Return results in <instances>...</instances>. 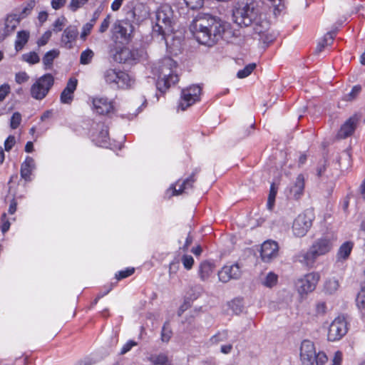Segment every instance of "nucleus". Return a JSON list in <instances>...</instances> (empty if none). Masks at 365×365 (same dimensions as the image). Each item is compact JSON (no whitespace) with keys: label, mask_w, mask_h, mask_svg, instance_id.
<instances>
[{"label":"nucleus","mask_w":365,"mask_h":365,"mask_svg":"<svg viewBox=\"0 0 365 365\" xmlns=\"http://www.w3.org/2000/svg\"><path fill=\"white\" fill-rule=\"evenodd\" d=\"M342 361V354L341 351H336L332 359V365H341Z\"/></svg>","instance_id":"nucleus-60"},{"label":"nucleus","mask_w":365,"mask_h":365,"mask_svg":"<svg viewBox=\"0 0 365 365\" xmlns=\"http://www.w3.org/2000/svg\"><path fill=\"white\" fill-rule=\"evenodd\" d=\"M327 36H329V39L331 41H333L334 40V38L335 36V32L334 31H331V32H328L327 34H325V36H324V38L318 43L317 47H316V50H315V52L316 53H320L322 51V50L327 46L329 44V42H327Z\"/></svg>","instance_id":"nucleus-30"},{"label":"nucleus","mask_w":365,"mask_h":365,"mask_svg":"<svg viewBox=\"0 0 365 365\" xmlns=\"http://www.w3.org/2000/svg\"><path fill=\"white\" fill-rule=\"evenodd\" d=\"M54 78L50 73L44 74L38 78L31 86L30 93L32 98L36 100H42L48 94L53 86Z\"/></svg>","instance_id":"nucleus-7"},{"label":"nucleus","mask_w":365,"mask_h":365,"mask_svg":"<svg viewBox=\"0 0 365 365\" xmlns=\"http://www.w3.org/2000/svg\"><path fill=\"white\" fill-rule=\"evenodd\" d=\"M29 39V32L26 31H20L17 32L16 39L15 41V49L20 51L27 43Z\"/></svg>","instance_id":"nucleus-27"},{"label":"nucleus","mask_w":365,"mask_h":365,"mask_svg":"<svg viewBox=\"0 0 365 365\" xmlns=\"http://www.w3.org/2000/svg\"><path fill=\"white\" fill-rule=\"evenodd\" d=\"M356 302L359 309L365 308V284L356 296Z\"/></svg>","instance_id":"nucleus-39"},{"label":"nucleus","mask_w":365,"mask_h":365,"mask_svg":"<svg viewBox=\"0 0 365 365\" xmlns=\"http://www.w3.org/2000/svg\"><path fill=\"white\" fill-rule=\"evenodd\" d=\"M304 190V177L302 174L298 175L293 185L289 189L290 197L299 200L303 195Z\"/></svg>","instance_id":"nucleus-20"},{"label":"nucleus","mask_w":365,"mask_h":365,"mask_svg":"<svg viewBox=\"0 0 365 365\" xmlns=\"http://www.w3.org/2000/svg\"><path fill=\"white\" fill-rule=\"evenodd\" d=\"M35 1L34 0H29L25 7L22 9L21 12L19 14V16L21 18V19L25 18L27 16L31 11V10L34 9L35 6Z\"/></svg>","instance_id":"nucleus-41"},{"label":"nucleus","mask_w":365,"mask_h":365,"mask_svg":"<svg viewBox=\"0 0 365 365\" xmlns=\"http://www.w3.org/2000/svg\"><path fill=\"white\" fill-rule=\"evenodd\" d=\"M259 14L256 0H238L232 10L233 21L240 27L251 26Z\"/></svg>","instance_id":"nucleus-3"},{"label":"nucleus","mask_w":365,"mask_h":365,"mask_svg":"<svg viewBox=\"0 0 365 365\" xmlns=\"http://www.w3.org/2000/svg\"><path fill=\"white\" fill-rule=\"evenodd\" d=\"M137 343L134 341H128L126 344L123 345V346L121 349L120 354H125L128 351H129L133 346H136Z\"/></svg>","instance_id":"nucleus-58"},{"label":"nucleus","mask_w":365,"mask_h":365,"mask_svg":"<svg viewBox=\"0 0 365 365\" xmlns=\"http://www.w3.org/2000/svg\"><path fill=\"white\" fill-rule=\"evenodd\" d=\"M201 90V87L197 85H193L189 88L183 89L182 91L178 108H180L182 110H185L187 108L197 101L200 98Z\"/></svg>","instance_id":"nucleus-11"},{"label":"nucleus","mask_w":365,"mask_h":365,"mask_svg":"<svg viewBox=\"0 0 365 365\" xmlns=\"http://www.w3.org/2000/svg\"><path fill=\"white\" fill-rule=\"evenodd\" d=\"M200 172V168H195L192 174L185 179L180 185L179 189H176L175 186L172 185L171 189L173 190V195H178L184 192L187 189L193 187V183L196 181L195 175Z\"/></svg>","instance_id":"nucleus-21"},{"label":"nucleus","mask_w":365,"mask_h":365,"mask_svg":"<svg viewBox=\"0 0 365 365\" xmlns=\"http://www.w3.org/2000/svg\"><path fill=\"white\" fill-rule=\"evenodd\" d=\"M21 21L19 14H11L5 20L4 32L0 34V42L10 35L16 28Z\"/></svg>","instance_id":"nucleus-19"},{"label":"nucleus","mask_w":365,"mask_h":365,"mask_svg":"<svg viewBox=\"0 0 365 365\" xmlns=\"http://www.w3.org/2000/svg\"><path fill=\"white\" fill-rule=\"evenodd\" d=\"M173 11L168 4L162 5L155 14V24L153 27V36L167 41V37L174 31L173 26Z\"/></svg>","instance_id":"nucleus-4"},{"label":"nucleus","mask_w":365,"mask_h":365,"mask_svg":"<svg viewBox=\"0 0 365 365\" xmlns=\"http://www.w3.org/2000/svg\"><path fill=\"white\" fill-rule=\"evenodd\" d=\"M277 193V187L274 183H272L270 186V190L267 200V207L269 210H272L274 205L275 197Z\"/></svg>","instance_id":"nucleus-33"},{"label":"nucleus","mask_w":365,"mask_h":365,"mask_svg":"<svg viewBox=\"0 0 365 365\" xmlns=\"http://www.w3.org/2000/svg\"><path fill=\"white\" fill-rule=\"evenodd\" d=\"M153 71L158 76L157 86L164 92L179 81L177 73V63L170 57H165L155 64Z\"/></svg>","instance_id":"nucleus-2"},{"label":"nucleus","mask_w":365,"mask_h":365,"mask_svg":"<svg viewBox=\"0 0 365 365\" xmlns=\"http://www.w3.org/2000/svg\"><path fill=\"white\" fill-rule=\"evenodd\" d=\"M66 2V0H52L51 6L53 9L57 10L63 7Z\"/></svg>","instance_id":"nucleus-61"},{"label":"nucleus","mask_w":365,"mask_h":365,"mask_svg":"<svg viewBox=\"0 0 365 365\" xmlns=\"http://www.w3.org/2000/svg\"><path fill=\"white\" fill-rule=\"evenodd\" d=\"M135 272L134 268H128L125 270H122L118 272V274H115V278L118 280H120L122 279L126 278L130 275H132Z\"/></svg>","instance_id":"nucleus-46"},{"label":"nucleus","mask_w":365,"mask_h":365,"mask_svg":"<svg viewBox=\"0 0 365 365\" xmlns=\"http://www.w3.org/2000/svg\"><path fill=\"white\" fill-rule=\"evenodd\" d=\"M106 82L115 85L120 88H128L134 83V80L125 72L116 69H107L103 73Z\"/></svg>","instance_id":"nucleus-8"},{"label":"nucleus","mask_w":365,"mask_h":365,"mask_svg":"<svg viewBox=\"0 0 365 365\" xmlns=\"http://www.w3.org/2000/svg\"><path fill=\"white\" fill-rule=\"evenodd\" d=\"M314 344L309 340H304L300 346V360L302 365H314L316 358Z\"/></svg>","instance_id":"nucleus-14"},{"label":"nucleus","mask_w":365,"mask_h":365,"mask_svg":"<svg viewBox=\"0 0 365 365\" xmlns=\"http://www.w3.org/2000/svg\"><path fill=\"white\" fill-rule=\"evenodd\" d=\"M348 331V322L344 315L336 317L330 324L327 339L329 341H336L342 339Z\"/></svg>","instance_id":"nucleus-9"},{"label":"nucleus","mask_w":365,"mask_h":365,"mask_svg":"<svg viewBox=\"0 0 365 365\" xmlns=\"http://www.w3.org/2000/svg\"><path fill=\"white\" fill-rule=\"evenodd\" d=\"M16 207H17V202L15 200V199H13L10 203V205H9V213L10 215H13L14 214V212H16Z\"/></svg>","instance_id":"nucleus-63"},{"label":"nucleus","mask_w":365,"mask_h":365,"mask_svg":"<svg viewBox=\"0 0 365 365\" xmlns=\"http://www.w3.org/2000/svg\"><path fill=\"white\" fill-rule=\"evenodd\" d=\"M77 84H78V80L75 78H71L68 80V81L66 84V86L64 89L74 93V91L76 89Z\"/></svg>","instance_id":"nucleus-56"},{"label":"nucleus","mask_w":365,"mask_h":365,"mask_svg":"<svg viewBox=\"0 0 365 365\" xmlns=\"http://www.w3.org/2000/svg\"><path fill=\"white\" fill-rule=\"evenodd\" d=\"M93 105L95 110L101 115L109 113L113 108L111 102L105 98H94Z\"/></svg>","instance_id":"nucleus-22"},{"label":"nucleus","mask_w":365,"mask_h":365,"mask_svg":"<svg viewBox=\"0 0 365 365\" xmlns=\"http://www.w3.org/2000/svg\"><path fill=\"white\" fill-rule=\"evenodd\" d=\"M361 86H359V85L354 86L352 88V90L351 91V92L346 96V101L354 100L358 96V94L361 92Z\"/></svg>","instance_id":"nucleus-49"},{"label":"nucleus","mask_w":365,"mask_h":365,"mask_svg":"<svg viewBox=\"0 0 365 365\" xmlns=\"http://www.w3.org/2000/svg\"><path fill=\"white\" fill-rule=\"evenodd\" d=\"M278 244L273 240H267L261 246L260 256L263 262H269L278 255Z\"/></svg>","instance_id":"nucleus-15"},{"label":"nucleus","mask_w":365,"mask_h":365,"mask_svg":"<svg viewBox=\"0 0 365 365\" xmlns=\"http://www.w3.org/2000/svg\"><path fill=\"white\" fill-rule=\"evenodd\" d=\"M314 215L312 210L299 214L294 220L292 231L296 237L304 236L312 225Z\"/></svg>","instance_id":"nucleus-10"},{"label":"nucleus","mask_w":365,"mask_h":365,"mask_svg":"<svg viewBox=\"0 0 365 365\" xmlns=\"http://www.w3.org/2000/svg\"><path fill=\"white\" fill-rule=\"evenodd\" d=\"M339 287V283L334 277L327 279L324 284V289L329 294L335 292Z\"/></svg>","instance_id":"nucleus-31"},{"label":"nucleus","mask_w":365,"mask_h":365,"mask_svg":"<svg viewBox=\"0 0 365 365\" xmlns=\"http://www.w3.org/2000/svg\"><path fill=\"white\" fill-rule=\"evenodd\" d=\"M241 271L237 264L231 266H224L221 270L218 272L219 280L222 282L226 283L230 279H237L240 278Z\"/></svg>","instance_id":"nucleus-16"},{"label":"nucleus","mask_w":365,"mask_h":365,"mask_svg":"<svg viewBox=\"0 0 365 365\" xmlns=\"http://www.w3.org/2000/svg\"><path fill=\"white\" fill-rule=\"evenodd\" d=\"M108 139V128L107 125L102 124L100 125V131L97 138V140L99 143L100 146L106 145Z\"/></svg>","instance_id":"nucleus-29"},{"label":"nucleus","mask_w":365,"mask_h":365,"mask_svg":"<svg viewBox=\"0 0 365 365\" xmlns=\"http://www.w3.org/2000/svg\"><path fill=\"white\" fill-rule=\"evenodd\" d=\"M230 24L219 17L199 13L190 25V30L201 44L212 46L223 38Z\"/></svg>","instance_id":"nucleus-1"},{"label":"nucleus","mask_w":365,"mask_h":365,"mask_svg":"<svg viewBox=\"0 0 365 365\" xmlns=\"http://www.w3.org/2000/svg\"><path fill=\"white\" fill-rule=\"evenodd\" d=\"M228 338V333L227 330H222L218 331L215 335L210 338V342L212 344H217L220 342L225 341Z\"/></svg>","instance_id":"nucleus-34"},{"label":"nucleus","mask_w":365,"mask_h":365,"mask_svg":"<svg viewBox=\"0 0 365 365\" xmlns=\"http://www.w3.org/2000/svg\"><path fill=\"white\" fill-rule=\"evenodd\" d=\"M255 67V63H250L249 65L246 66L243 69L240 70L237 73V76L239 78H246L251 74V73L254 71Z\"/></svg>","instance_id":"nucleus-37"},{"label":"nucleus","mask_w":365,"mask_h":365,"mask_svg":"<svg viewBox=\"0 0 365 365\" xmlns=\"http://www.w3.org/2000/svg\"><path fill=\"white\" fill-rule=\"evenodd\" d=\"M320 276L317 272H311L299 279L296 282L297 291L300 295L307 294L316 288Z\"/></svg>","instance_id":"nucleus-12"},{"label":"nucleus","mask_w":365,"mask_h":365,"mask_svg":"<svg viewBox=\"0 0 365 365\" xmlns=\"http://www.w3.org/2000/svg\"><path fill=\"white\" fill-rule=\"evenodd\" d=\"M34 160L31 157L27 156L25 161L21 165V176L25 180H30V175L34 168Z\"/></svg>","instance_id":"nucleus-24"},{"label":"nucleus","mask_w":365,"mask_h":365,"mask_svg":"<svg viewBox=\"0 0 365 365\" xmlns=\"http://www.w3.org/2000/svg\"><path fill=\"white\" fill-rule=\"evenodd\" d=\"M88 1V0H71L69 7L72 11H75L78 9L85 5Z\"/></svg>","instance_id":"nucleus-51"},{"label":"nucleus","mask_w":365,"mask_h":365,"mask_svg":"<svg viewBox=\"0 0 365 365\" xmlns=\"http://www.w3.org/2000/svg\"><path fill=\"white\" fill-rule=\"evenodd\" d=\"M183 266L187 269H190L194 264V259L190 255H184L182 257Z\"/></svg>","instance_id":"nucleus-47"},{"label":"nucleus","mask_w":365,"mask_h":365,"mask_svg":"<svg viewBox=\"0 0 365 365\" xmlns=\"http://www.w3.org/2000/svg\"><path fill=\"white\" fill-rule=\"evenodd\" d=\"M215 268L214 263L210 261L202 262L199 267V275L202 281H206L212 274Z\"/></svg>","instance_id":"nucleus-23"},{"label":"nucleus","mask_w":365,"mask_h":365,"mask_svg":"<svg viewBox=\"0 0 365 365\" xmlns=\"http://www.w3.org/2000/svg\"><path fill=\"white\" fill-rule=\"evenodd\" d=\"M359 121V118L354 115L348 118L341 126L338 132V136L340 138H346L351 135L356 130Z\"/></svg>","instance_id":"nucleus-18"},{"label":"nucleus","mask_w":365,"mask_h":365,"mask_svg":"<svg viewBox=\"0 0 365 365\" xmlns=\"http://www.w3.org/2000/svg\"><path fill=\"white\" fill-rule=\"evenodd\" d=\"M230 307L236 314H239L243 310L242 302L240 299H235L231 302Z\"/></svg>","instance_id":"nucleus-44"},{"label":"nucleus","mask_w":365,"mask_h":365,"mask_svg":"<svg viewBox=\"0 0 365 365\" xmlns=\"http://www.w3.org/2000/svg\"><path fill=\"white\" fill-rule=\"evenodd\" d=\"M78 36V30L76 26H68L63 32L61 38V46L67 49L73 48V43L76 41Z\"/></svg>","instance_id":"nucleus-17"},{"label":"nucleus","mask_w":365,"mask_h":365,"mask_svg":"<svg viewBox=\"0 0 365 365\" xmlns=\"http://www.w3.org/2000/svg\"><path fill=\"white\" fill-rule=\"evenodd\" d=\"M65 22H66L65 17L61 16L60 18H58L53 24V27H54L53 30L56 32L61 31L63 29V26L65 25Z\"/></svg>","instance_id":"nucleus-54"},{"label":"nucleus","mask_w":365,"mask_h":365,"mask_svg":"<svg viewBox=\"0 0 365 365\" xmlns=\"http://www.w3.org/2000/svg\"><path fill=\"white\" fill-rule=\"evenodd\" d=\"M51 36V31H46L42 35V36L38 40V41H37L38 46L39 47L45 46L48 43V41L50 39Z\"/></svg>","instance_id":"nucleus-52"},{"label":"nucleus","mask_w":365,"mask_h":365,"mask_svg":"<svg viewBox=\"0 0 365 365\" xmlns=\"http://www.w3.org/2000/svg\"><path fill=\"white\" fill-rule=\"evenodd\" d=\"M29 75L24 71L16 73L15 81L18 84H22L24 83H26L29 81Z\"/></svg>","instance_id":"nucleus-48"},{"label":"nucleus","mask_w":365,"mask_h":365,"mask_svg":"<svg viewBox=\"0 0 365 365\" xmlns=\"http://www.w3.org/2000/svg\"><path fill=\"white\" fill-rule=\"evenodd\" d=\"M22 58L24 61L30 64H35L40 61L38 55L34 51L24 54Z\"/></svg>","instance_id":"nucleus-36"},{"label":"nucleus","mask_w":365,"mask_h":365,"mask_svg":"<svg viewBox=\"0 0 365 365\" xmlns=\"http://www.w3.org/2000/svg\"><path fill=\"white\" fill-rule=\"evenodd\" d=\"M148 359L153 365H172L168 356L163 353L151 354Z\"/></svg>","instance_id":"nucleus-26"},{"label":"nucleus","mask_w":365,"mask_h":365,"mask_svg":"<svg viewBox=\"0 0 365 365\" xmlns=\"http://www.w3.org/2000/svg\"><path fill=\"white\" fill-rule=\"evenodd\" d=\"M328 359L327 355L324 352H319L316 354V358L314 359V363L316 365H324Z\"/></svg>","instance_id":"nucleus-53"},{"label":"nucleus","mask_w":365,"mask_h":365,"mask_svg":"<svg viewBox=\"0 0 365 365\" xmlns=\"http://www.w3.org/2000/svg\"><path fill=\"white\" fill-rule=\"evenodd\" d=\"M353 248V243L351 242H344L339 247L336 258L337 261H343L346 260L350 255L351 252Z\"/></svg>","instance_id":"nucleus-25"},{"label":"nucleus","mask_w":365,"mask_h":365,"mask_svg":"<svg viewBox=\"0 0 365 365\" xmlns=\"http://www.w3.org/2000/svg\"><path fill=\"white\" fill-rule=\"evenodd\" d=\"M16 140L13 135H9L4 142V147L6 151H9L15 145Z\"/></svg>","instance_id":"nucleus-57"},{"label":"nucleus","mask_w":365,"mask_h":365,"mask_svg":"<svg viewBox=\"0 0 365 365\" xmlns=\"http://www.w3.org/2000/svg\"><path fill=\"white\" fill-rule=\"evenodd\" d=\"M332 248V239L323 237L316 240L307 251L299 253L297 259L299 262L312 267L319 257L327 255Z\"/></svg>","instance_id":"nucleus-5"},{"label":"nucleus","mask_w":365,"mask_h":365,"mask_svg":"<svg viewBox=\"0 0 365 365\" xmlns=\"http://www.w3.org/2000/svg\"><path fill=\"white\" fill-rule=\"evenodd\" d=\"M277 282V275L273 272H269L267 274L262 284L267 287H272Z\"/></svg>","instance_id":"nucleus-38"},{"label":"nucleus","mask_w":365,"mask_h":365,"mask_svg":"<svg viewBox=\"0 0 365 365\" xmlns=\"http://www.w3.org/2000/svg\"><path fill=\"white\" fill-rule=\"evenodd\" d=\"M110 15L108 14L104 20L101 22V26L99 27V32L103 34L107 31L109 27L110 23Z\"/></svg>","instance_id":"nucleus-55"},{"label":"nucleus","mask_w":365,"mask_h":365,"mask_svg":"<svg viewBox=\"0 0 365 365\" xmlns=\"http://www.w3.org/2000/svg\"><path fill=\"white\" fill-rule=\"evenodd\" d=\"M61 102L64 104H71L73 99V93L63 89L60 96Z\"/></svg>","instance_id":"nucleus-40"},{"label":"nucleus","mask_w":365,"mask_h":365,"mask_svg":"<svg viewBox=\"0 0 365 365\" xmlns=\"http://www.w3.org/2000/svg\"><path fill=\"white\" fill-rule=\"evenodd\" d=\"M186 6L194 10L201 8L203 6L204 0H183Z\"/></svg>","instance_id":"nucleus-43"},{"label":"nucleus","mask_w":365,"mask_h":365,"mask_svg":"<svg viewBox=\"0 0 365 365\" xmlns=\"http://www.w3.org/2000/svg\"><path fill=\"white\" fill-rule=\"evenodd\" d=\"M173 331L170 327L169 322H165L163 326L161 331V340L163 342H168L171 339Z\"/></svg>","instance_id":"nucleus-32"},{"label":"nucleus","mask_w":365,"mask_h":365,"mask_svg":"<svg viewBox=\"0 0 365 365\" xmlns=\"http://www.w3.org/2000/svg\"><path fill=\"white\" fill-rule=\"evenodd\" d=\"M192 237L189 234L186 238L185 245L182 247H180V249L182 250L184 252H186L188 249V247L192 244Z\"/></svg>","instance_id":"nucleus-62"},{"label":"nucleus","mask_w":365,"mask_h":365,"mask_svg":"<svg viewBox=\"0 0 365 365\" xmlns=\"http://www.w3.org/2000/svg\"><path fill=\"white\" fill-rule=\"evenodd\" d=\"M10 86L7 83H4L0 86V102L4 101L6 97L10 93Z\"/></svg>","instance_id":"nucleus-50"},{"label":"nucleus","mask_w":365,"mask_h":365,"mask_svg":"<svg viewBox=\"0 0 365 365\" xmlns=\"http://www.w3.org/2000/svg\"><path fill=\"white\" fill-rule=\"evenodd\" d=\"M21 122V115L19 112H15L11 118V123L10 125L12 129H16L19 127Z\"/></svg>","instance_id":"nucleus-45"},{"label":"nucleus","mask_w":365,"mask_h":365,"mask_svg":"<svg viewBox=\"0 0 365 365\" xmlns=\"http://www.w3.org/2000/svg\"><path fill=\"white\" fill-rule=\"evenodd\" d=\"M139 19L136 17L135 11L129 10L125 19L117 20L113 24L111 31L117 38L125 42L129 41L133 37L135 25H138Z\"/></svg>","instance_id":"nucleus-6"},{"label":"nucleus","mask_w":365,"mask_h":365,"mask_svg":"<svg viewBox=\"0 0 365 365\" xmlns=\"http://www.w3.org/2000/svg\"><path fill=\"white\" fill-rule=\"evenodd\" d=\"M256 20L251 25L253 26L255 33L261 36V40L264 43H269L273 41L274 36L268 32L269 29V21L265 18H263L261 14Z\"/></svg>","instance_id":"nucleus-13"},{"label":"nucleus","mask_w":365,"mask_h":365,"mask_svg":"<svg viewBox=\"0 0 365 365\" xmlns=\"http://www.w3.org/2000/svg\"><path fill=\"white\" fill-rule=\"evenodd\" d=\"M94 24H95V19H91L89 22H88L83 25V26L82 28V32L81 34V38L83 40H85L86 38L87 37V36L90 34Z\"/></svg>","instance_id":"nucleus-42"},{"label":"nucleus","mask_w":365,"mask_h":365,"mask_svg":"<svg viewBox=\"0 0 365 365\" xmlns=\"http://www.w3.org/2000/svg\"><path fill=\"white\" fill-rule=\"evenodd\" d=\"M123 1V0H114L111 4L112 10L114 11H118L120 9Z\"/></svg>","instance_id":"nucleus-64"},{"label":"nucleus","mask_w":365,"mask_h":365,"mask_svg":"<svg viewBox=\"0 0 365 365\" xmlns=\"http://www.w3.org/2000/svg\"><path fill=\"white\" fill-rule=\"evenodd\" d=\"M327 310L326 304L323 302H319L316 305V312L317 314H324Z\"/></svg>","instance_id":"nucleus-59"},{"label":"nucleus","mask_w":365,"mask_h":365,"mask_svg":"<svg viewBox=\"0 0 365 365\" xmlns=\"http://www.w3.org/2000/svg\"><path fill=\"white\" fill-rule=\"evenodd\" d=\"M59 55L60 51L58 49H53L46 52L42 58L45 69L51 68L52 67L54 59L58 58Z\"/></svg>","instance_id":"nucleus-28"},{"label":"nucleus","mask_w":365,"mask_h":365,"mask_svg":"<svg viewBox=\"0 0 365 365\" xmlns=\"http://www.w3.org/2000/svg\"><path fill=\"white\" fill-rule=\"evenodd\" d=\"M94 56V53L91 49H86L83 51L81 53L80 56V63L83 65H87L91 63L93 57Z\"/></svg>","instance_id":"nucleus-35"}]
</instances>
